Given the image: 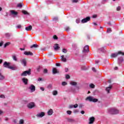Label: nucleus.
<instances>
[{
  "mask_svg": "<svg viewBox=\"0 0 124 124\" xmlns=\"http://www.w3.org/2000/svg\"><path fill=\"white\" fill-rule=\"evenodd\" d=\"M112 32V29H111L110 28L107 29V32L110 33V32Z\"/></svg>",
  "mask_w": 124,
  "mask_h": 124,
  "instance_id": "c756f323",
  "label": "nucleus"
},
{
  "mask_svg": "<svg viewBox=\"0 0 124 124\" xmlns=\"http://www.w3.org/2000/svg\"><path fill=\"white\" fill-rule=\"evenodd\" d=\"M25 30H26V31H31V30H32V26L31 25H30L27 27H26Z\"/></svg>",
  "mask_w": 124,
  "mask_h": 124,
  "instance_id": "dca6fc26",
  "label": "nucleus"
},
{
  "mask_svg": "<svg viewBox=\"0 0 124 124\" xmlns=\"http://www.w3.org/2000/svg\"><path fill=\"white\" fill-rule=\"evenodd\" d=\"M97 16L96 15H94L93 16V18H96Z\"/></svg>",
  "mask_w": 124,
  "mask_h": 124,
  "instance_id": "69168bd1",
  "label": "nucleus"
},
{
  "mask_svg": "<svg viewBox=\"0 0 124 124\" xmlns=\"http://www.w3.org/2000/svg\"><path fill=\"white\" fill-rule=\"evenodd\" d=\"M53 38L55 40H57L58 39V36H57V35H54Z\"/></svg>",
  "mask_w": 124,
  "mask_h": 124,
  "instance_id": "37998d69",
  "label": "nucleus"
},
{
  "mask_svg": "<svg viewBox=\"0 0 124 124\" xmlns=\"http://www.w3.org/2000/svg\"><path fill=\"white\" fill-rule=\"evenodd\" d=\"M124 62V59L123 58H122L121 60L119 59L118 63L119 64H120L121 62Z\"/></svg>",
  "mask_w": 124,
  "mask_h": 124,
  "instance_id": "c9c22d12",
  "label": "nucleus"
},
{
  "mask_svg": "<svg viewBox=\"0 0 124 124\" xmlns=\"http://www.w3.org/2000/svg\"><path fill=\"white\" fill-rule=\"evenodd\" d=\"M66 79H70V76L69 75H66Z\"/></svg>",
  "mask_w": 124,
  "mask_h": 124,
  "instance_id": "a18cd8bd",
  "label": "nucleus"
},
{
  "mask_svg": "<svg viewBox=\"0 0 124 124\" xmlns=\"http://www.w3.org/2000/svg\"><path fill=\"white\" fill-rule=\"evenodd\" d=\"M17 67L16 66H10L9 67V69H11L12 70H16Z\"/></svg>",
  "mask_w": 124,
  "mask_h": 124,
  "instance_id": "a878e982",
  "label": "nucleus"
},
{
  "mask_svg": "<svg viewBox=\"0 0 124 124\" xmlns=\"http://www.w3.org/2000/svg\"><path fill=\"white\" fill-rule=\"evenodd\" d=\"M31 70L29 69L28 71H25L21 74V76H27V75H31Z\"/></svg>",
  "mask_w": 124,
  "mask_h": 124,
  "instance_id": "7ed1b4c3",
  "label": "nucleus"
},
{
  "mask_svg": "<svg viewBox=\"0 0 124 124\" xmlns=\"http://www.w3.org/2000/svg\"><path fill=\"white\" fill-rule=\"evenodd\" d=\"M78 107L79 108H82V107H83V104H79L78 106Z\"/></svg>",
  "mask_w": 124,
  "mask_h": 124,
  "instance_id": "603ef678",
  "label": "nucleus"
},
{
  "mask_svg": "<svg viewBox=\"0 0 124 124\" xmlns=\"http://www.w3.org/2000/svg\"><path fill=\"white\" fill-rule=\"evenodd\" d=\"M95 62L96 64H98V62H99V61L96 60L95 61Z\"/></svg>",
  "mask_w": 124,
  "mask_h": 124,
  "instance_id": "bf43d9fd",
  "label": "nucleus"
},
{
  "mask_svg": "<svg viewBox=\"0 0 124 124\" xmlns=\"http://www.w3.org/2000/svg\"><path fill=\"white\" fill-rule=\"evenodd\" d=\"M30 90H31V92L33 93V92L35 91V86L33 84H31L30 87H29Z\"/></svg>",
  "mask_w": 124,
  "mask_h": 124,
  "instance_id": "1a4fd4ad",
  "label": "nucleus"
},
{
  "mask_svg": "<svg viewBox=\"0 0 124 124\" xmlns=\"http://www.w3.org/2000/svg\"><path fill=\"white\" fill-rule=\"evenodd\" d=\"M72 113V111H71V110L67 111V114H68V115H71Z\"/></svg>",
  "mask_w": 124,
  "mask_h": 124,
  "instance_id": "4c0bfd02",
  "label": "nucleus"
},
{
  "mask_svg": "<svg viewBox=\"0 0 124 124\" xmlns=\"http://www.w3.org/2000/svg\"><path fill=\"white\" fill-rule=\"evenodd\" d=\"M4 76L2 75V74H1V73L0 72V80H4Z\"/></svg>",
  "mask_w": 124,
  "mask_h": 124,
  "instance_id": "5701e85b",
  "label": "nucleus"
},
{
  "mask_svg": "<svg viewBox=\"0 0 124 124\" xmlns=\"http://www.w3.org/2000/svg\"><path fill=\"white\" fill-rule=\"evenodd\" d=\"M11 13L12 15H14V16H17L18 15V12L14 11V10H11Z\"/></svg>",
  "mask_w": 124,
  "mask_h": 124,
  "instance_id": "2eb2a0df",
  "label": "nucleus"
},
{
  "mask_svg": "<svg viewBox=\"0 0 124 124\" xmlns=\"http://www.w3.org/2000/svg\"><path fill=\"white\" fill-rule=\"evenodd\" d=\"M92 70L93 71V72H96V69H95V68L94 67L92 68Z\"/></svg>",
  "mask_w": 124,
  "mask_h": 124,
  "instance_id": "de8ad7c7",
  "label": "nucleus"
},
{
  "mask_svg": "<svg viewBox=\"0 0 124 124\" xmlns=\"http://www.w3.org/2000/svg\"><path fill=\"white\" fill-rule=\"evenodd\" d=\"M24 122V120L20 119L19 122V124H23Z\"/></svg>",
  "mask_w": 124,
  "mask_h": 124,
  "instance_id": "473e14b6",
  "label": "nucleus"
},
{
  "mask_svg": "<svg viewBox=\"0 0 124 124\" xmlns=\"http://www.w3.org/2000/svg\"><path fill=\"white\" fill-rule=\"evenodd\" d=\"M80 113H81V114L83 115V114H85V111L82 110V111H81Z\"/></svg>",
  "mask_w": 124,
  "mask_h": 124,
  "instance_id": "4d7b16f0",
  "label": "nucleus"
},
{
  "mask_svg": "<svg viewBox=\"0 0 124 124\" xmlns=\"http://www.w3.org/2000/svg\"><path fill=\"white\" fill-rule=\"evenodd\" d=\"M66 85H67L66 82L63 81L62 82V86H66Z\"/></svg>",
  "mask_w": 124,
  "mask_h": 124,
  "instance_id": "ea45409f",
  "label": "nucleus"
},
{
  "mask_svg": "<svg viewBox=\"0 0 124 124\" xmlns=\"http://www.w3.org/2000/svg\"><path fill=\"white\" fill-rule=\"evenodd\" d=\"M70 85H71L72 86H77V82H75V81H71L70 83Z\"/></svg>",
  "mask_w": 124,
  "mask_h": 124,
  "instance_id": "393cba45",
  "label": "nucleus"
},
{
  "mask_svg": "<svg viewBox=\"0 0 124 124\" xmlns=\"http://www.w3.org/2000/svg\"><path fill=\"white\" fill-rule=\"evenodd\" d=\"M12 58H13V60H14V61H15V62H17V57H16V56L13 55L12 56Z\"/></svg>",
  "mask_w": 124,
  "mask_h": 124,
  "instance_id": "cd10ccee",
  "label": "nucleus"
},
{
  "mask_svg": "<svg viewBox=\"0 0 124 124\" xmlns=\"http://www.w3.org/2000/svg\"><path fill=\"white\" fill-rule=\"evenodd\" d=\"M38 81H42V78H39L38 79Z\"/></svg>",
  "mask_w": 124,
  "mask_h": 124,
  "instance_id": "864d4df0",
  "label": "nucleus"
},
{
  "mask_svg": "<svg viewBox=\"0 0 124 124\" xmlns=\"http://www.w3.org/2000/svg\"><path fill=\"white\" fill-rule=\"evenodd\" d=\"M92 101H93V102H94V103H95V102H97L98 101V99H96V98H93L92 99Z\"/></svg>",
  "mask_w": 124,
  "mask_h": 124,
  "instance_id": "2f4dec72",
  "label": "nucleus"
},
{
  "mask_svg": "<svg viewBox=\"0 0 124 124\" xmlns=\"http://www.w3.org/2000/svg\"><path fill=\"white\" fill-rule=\"evenodd\" d=\"M78 1H79V0H72V2H73V3H77V2H78Z\"/></svg>",
  "mask_w": 124,
  "mask_h": 124,
  "instance_id": "79ce46f5",
  "label": "nucleus"
},
{
  "mask_svg": "<svg viewBox=\"0 0 124 124\" xmlns=\"http://www.w3.org/2000/svg\"><path fill=\"white\" fill-rule=\"evenodd\" d=\"M4 67H6V68H9L10 66V62H5L3 64Z\"/></svg>",
  "mask_w": 124,
  "mask_h": 124,
  "instance_id": "423d86ee",
  "label": "nucleus"
},
{
  "mask_svg": "<svg viewBox=\"0 0 124 124\" xmlns=\"http://www.w3.org/2000/svg\"><path fill=\"white\" fill-rule=\"evenodd\" d=\"M53 48H54L55 51H58V50H59V49H60V47L59 46V44H55L54 45V46H53Z\"/></svg>",
  "mask_w": 124,
  "mask_h": 124,
  "instance_id": "f8f14e48",
  "label": "nucleus"
},
{
  "mask_svg": "<svg viewBox=\"0 0 124 124\" xmlns=\"http://www.w3.org/2000/svg\"><path fill=\"white\" fill-rule=\"evenodd\" d=\"M89 87L90 88H91V89H94V85L93 84L91 83V84L89 85Z\"/></svg>",
  "mask_w": 124,
  "mask_h": 124,
  "instance_id": "7c9ffc66",
  "label": "nucleus"
},
{
  "mask_svg": "<svg viewBox=\"0 0 124 124\" xmlns=\"http://www.w3.org/2000/svg\"><path fill=\"white\" fill-rule=\"evenodd\" d=\"M40 90H41V91H42L43 92H44V88L40 87Z\"/></svg>",
  "mask_w": 124,
  "mask_h": 124,
  "instance_id": "13d9d810",
  "label": "nucleus"
},
{
  "mask_svg": "<svg viewBox=\"0 0 124 124\" xmlns=\"http://www.w3.org/2000/svg\"><path fill=\"white\" fill-rule=\"evenodd\" d=\"M114 70H118V67H115Z\"/></svg>",
  "mask_w": 124,
  "mask_h": 124,
  "instance_id": "774afa93",
  "label": "nucleus"
},
{
  "mask_svg": "<svg viewBox=\"0 0 124 124\" xmlns=\"http://www.w3.org/2000/svg\"><path fill=\"white\" fill-rule=\"evenodd\" d=\"M0 98H5V96H4V95L2 94V95H0Z\"/></svg>",
  "mask_w": 124,
  "mask_h": 124,
  "instance_id": "09e8293b",
  "label": "nucleus"
},
{
  "mask_svg": "<svg viewBox=\"0 0 124 124\" xmlns=\"http://www.w3.org/2000/svg\"><path fill=\"white\" fill-rule=\"evenodd\" d=\"M111 89H112V86H109L106 88V90L107 91L108 93H110Z\"/></svg>",
  "mask_w": 124,
  "mask_h": 124,
  "instance_id": "aec40b11",
  "label": "nucleus"
},
{
  "mask_svg": "<svg viewBox=\"0 0 124 124\" xmlns=\"http://www.w3.org/2000/svg\"><path fill=\"white\" fill-rule=\"evenodd\" d=\"M53 109H50L48 112H47V114L48 115V116H51L52 115H53Z\"/></svg>",
  "mask_w": 124,
  "mask_h": 124,
  "instance_id": "a211bd4d",
  "label": "nucleus"
},
{
  "mask_svg": "<svg viewBox=\"0 0 124 124\" xmlns=\"http://www.w3.org/2000/svg\"><path fill=\"white\" fill-rule=\"evenodd\" d=\"M54 21H58V17H54Z\"/></svg>",
  "mask_w": 124,
  "mask_h": 124,
  "instance_id": "052dcab7",
  "label": "nucleus"
},
{
  "mask_svg": "<svg viewBox=\"0 0 124 124\" xmlns=\"http://www.w3.org/2000/svg\"><path fill=\"white\" fill-rule=\"evenodd\" d=\"M27 107L29 109H32V108L35 107V105L34 104V103L31 102L27 105Z\"/></svg>",
  "mask_w": 124,
  "mask_h": 124,
  "instance_id": "39448f33",
  "label": "nucleus"
},
{
  "mask_svg": "<svg viewBox=\"0 0 124 124\" xmlns=\"http://www.w3.org/2000/svg\"><path fill=\"white\" fill-rule=\"evenodd\" d=\"M22 81L25 85H28V81H29V79H28V78H22Z\"/></svg>",
  "mask_w": 124,
  "mask_h": 124,
  "instance_id": "9b49d317",
  "label": "nucleus"
},
{
  "mask_svg": "<svg viewBox=\"0 0 124 124\" xmlns=\"http://www.w3.org/2000/svg\"><path fill=\"white\" fill-rule=\"evenodd\" d=\"M89 21H91V17L90 16H88L81 20V23L82 24H85V23H87V22H89Z\"/></svg>",
  "mask_w": 124,
  "mask_h": 124,
  "instance_id": "20e7f679",
  "label": "nucleus"
},
{
  "mask_svg": "<svg viewBox=\"0 0 124 124\" xmlns=\"http://www.w3.org/2000/svg\"><path fill=\"white\" fill-rule=\"evenodd\" d=\"M46 44H48V45L50 44H52V41H51L50 40H47L46 41Z\"/></svg>",
  "mask_w": 124,
  "mask_h": 124,
  "instance_id": "c85d7f7f",
  "label": "nucleus"
},
{
  "mask_svg": "<svg viewBox=\"0 0 124 124\" xmlns=\"http://www.w3.org/2000/svg\"><path fill=\"white\" fill-rule=\"evenodd\" d=\"M76 22L77 24H79V23H80V18H77Z\"/></svg>",
  "mask_w": 124,
  "mask_h": 124,
  "instance_id": "58836bf2",
  "label": "nucleus"
},
{
  "mask_svg": "<svg viewBox=\"0 0 124 124\" xmlns=\"http://www.w3.org/2000/svg\"><path fill=\"white\" fill-rule=\"evenodd\" d=\"M52 94H53V95H57V94H58V91H54L53 92V93Z\"/></svg>",
  "mask_w": 124,
  "mask_h": 124,
  "instance_id": "f704fd0d",
  "label": "nucleus"
},
{
  "mask_svg": "<svg viewBox=\"0 0 124 124\" xmlns=\"http://www.w3.org/2000/svg\"><path fill=\"white\" fill-rule=\"evenodd\" d=\"M2 62H3L2 59H0V64L2 63Z\"/></svg>",
  "mask_w": 124,
  "mask_h": 124,
  "instance_id": "338daca9",
  "label": "nucleus"
},
{
  "mask_svg": "<svg viewBox=\"0 0 124 124\" xmlns=\"http://www.w3.org/2000/svg\"><path fill=\"white\" fill-rule=\"evenodd\" d=\"M61 61L63 62H66V58H64V55L61 56Z\"/></svg>",
  "mask_w": 124,
  "mask_h": 124,
  "instance_id": "f3484780",
  "label": "nucleus"
},
{
  "mask_svg": "<svg viewBox=\"0 0 124 124\" xmlns=\"http://www.w3.org/2000/svg\"><path fill=\"white\" fill-rule=\"evenodd\" d=\"M62 52L64 53L65 54H66V53H67V50L65 48H63L62 49Z\"/></svg>",
  "mask_w": 124,
  "mask_h": 124,
  "instance_id": "e433bc0d",
  "label": "nucleus"
},
{
  "mask_svg": "<svg viewBox=\"0 0 124 124\" xmlns=\"http://www.w3.org/2000/svg\"><path fill=\"white\" fill-rule=\"evenodd\" d=\"M22 28V25H18L16 26V29H21Z\"/></svg>",
  "mask_w": 124,
  "mask_h": 124,
  "instance_id": "c03bdc74",
  "label": "nucleus"
},
{
  "mask_svg": "<svg viewBox=\"0 0 124 124\" xmlns=\"http://www.w3.org/2000/svg\"><path fill=\"white\" fill-rule=\"evenodd\" d=\"M56 66H60L61 65V64L60 63H57L56 64Z\"/></svg>",
  "mask_w": 124,
  "mask_h": 124,
  "instance_id": "680f3d73",
  "label": "nucleus"
},
{
  "mask_svg": "<svg viewBox=\"0 0 124 124\" xmlns=\"http://www.w3.org/2000/svg\"><path fill=\"white\" fill-rule=\"evenodd\" d=\"M37 47H39L38 45L33 44L30 46V48H31V49H32V48H37Z\"/></svg>",
  "mask_w": 124,
  "mask_h": 124,
  "instance_id": "412c9836",
  "label": "nucleus"
},
{
  "mask_svg": "<svg viewBox=\"0 0 124 124\" xmlns=\"http://www.w3.org/2000/svg\"><path fill=\"white\" fill-rule=\"evenodd\" d=\"M47 72H48V70H47V69H44V73H47Z\"/></svg>",
  "mask_w": 124,
  "mask_h": 124,
  "instance_id": "49530a36",
  "label": "nucleus"
},
{
  "mask_svg": "<svg viewBox=\"0 0 124 124\" xmlns=\"http://www.w3.org/2000/svg\"><path fill=\"white\" fill-rule=\"evenodd\" d=\"M119 110L115 108H110L109 110V113L111 114V115H117V114H119Z\"/></svg>",
  "mask_w": 124,
  "mask_h": 124,
  "instance_id": "f257e3e1",
  "label": "nucleus"
},
{
  "mask_svg": "<svg viewBox=\"0 0 124 124\" xmlns=\"http://www.w3.org/2000/svg\"><path fill=\"white\" fill-rule=\"evenodd\" d=\"M22 13H23V14L25 15H27V14H28V12L26 11H22Z\"/></svg>",
  "mask_w": 124,
  "mask_h": 124,
  "instance_id": "a19ab883",
  "label": "nucleus"
},
{
  "mask_svg": "<svg viewBox=\"0 0 124 124\" xmlns=\"http://www.w3.org/2000/svg\"><path fill=\"white\" fill-rule=\"evenodd\" d=\"M74 108H77L78 107V104H76L75 105H73Z\"/></svg>",
  "mask_w": 124,
  "mask_h": 124,
  "instance_id": "3c124183",
  "label": "nucleus"
},
{
  "mask_svg": "<svg viewBox=\"0 0 124 124\" xmlns=\"http://www.w3.org/2000/svg\"><path fill=\"white\" fill-rule=\"evenodd\" d=\"M65 72H67L68 71V68H65Z\"/></svg>",
  "mask_w": 124,
  "mask_h": 124,
  "instance_id": "e2e57ef3",
  "label": "nucleus"
},
{
  "mask_svg": "<svg viewBox=\"0 0 124 124\" xmlns=\"http://www.w3.org/2000/svg\"><path fill=\"white\" fill-rule=\"evenodd\" d=\"M20 50H21V51H25V48H20Z\"/></svg>",
  "mask_w": 124,
  "mask_h": 124,
  "instance_id": "0e129e2a",
  "label": "nucleus"
},
{
  "mask_svg": "<svg viewBox=\"0 0 124 124\" xmlns=\"http://www.w3.org/2000/svg\"><path fill=\"white\" fill-rule=\"evenodd\" d=\"M11 44V43L10 42H7L6 44H5L4 46V48H6V47H7V46H8L9 45H10V44Z\"/></svg>",
  "mask_w": 124,
  "mask_h": 124,
  "instance_id": "bb28decb",
  "label": "nucleus"
},
{
  "mask_svg": "<svg viewBox=\"0 0 124 124\" xmlns=\"http://www.w3.org/2000/svg\"><path fill=\"white\" fill-rule=\"evenodd\" d=\"M121 6H118L117 8V11H120V10H121Z\"/></svg>",
  "mask_w": 124,
  "mask_h": 124,
  "instance_id": "8fccbe9b",
  "label": "nucleus"
},
{
  "mask_svg": "<svg viewBox=\"0 0 124 124\" xmlns=\"http://www.w3.org/2000/svg\"><path fill=\"white\" fill-rule=\"evenodd\" d=\"M120 55L124 56V53L121 51H119L118 52L111 54L110 55V57H111V58H117V57Z\"/></svg>",
  "mask_w": 124,
  "mask_h": 124,
  "instance_id": "f03ea898",
  "label": "nucleus"
},
{
  "mask_svg": "<svg viewBox=\"0 0 124 124\" xmlns=\"http://www.w3.org/2000/svg\"><path fill=\"white\" fill-rule=\"evenodd\" d=\"M93 97L89 96L86 98V100H89L90 102L93 101Z\"/></svg>",
  "mask_w": 124,
  "mask_h": 124,
  "instance_id": "4be33fe9",
  "label": "nucleus"
},
{
  "mask_svg": "<svg viewBox=\"0 0 124 124\" xmlns=\"http://www.w3.org/2000/svg\"><path fill=\"white\" fill-rule=\"evenodd\" d=\"M36 116L39 118H42V117H44V116H45V113L42 112L40 113L37 114Z\"/></svg>",
  "mask_w": 124,
  "mask_h": 124,
  "instance_id": "4468645a",
  "label": "nucleus"
},
{
  "mask_svg": "<svg viewBox=\"0 0 124 124\" xmlns=\"http://www.w3.org/2000/svg\"><path fill=\"white\" fill-rule=\"evenodd\" d=\"M20 62L22 63V64L24 65V66H26V65H27V60H26V59H21L20 60Z\"/></svg>",
  "mask_w": 124,
  "mask_h": 124,
  "instance_id": "9d476101",
  "label": "nucleus"
},
{
  "mask_svg": "<svg viewBox=\"0 0 124 124\" xmlns=\"http://www.w3.org/2000/svg\"><path fill=\"white\" fill-rule=\"evenodd\" d=\"M70 30V27H67L65 28V31H69Z\"/></svg>",
  "mask_w": 124,
  "mask_h": 124,
  "instance_id": "72a5a7b5",
  "label": "nucleus"
},
{
  "mask_svg": "<svg viewBox=\"0 0 124 124\" xmlns=\"http://www.w3.org/2000/svg\"><path fill=\"white\" fill-rule=\"evenodd\" d=\"M89 51H90L89 49V46L86 45L84 46L82 52L83 53H86V52H89Z\"/></svg>",
  "mask_w": 124,
  "mask_h": 124,
  "instance_id": "0eeeda50",
  "label": "nucleus"
},
{
  "mask_svg": "<svg viewBox=\"0 0 124 124\" xmlns=\"http://www.w3.org/2000/svg\"><path fill=\"white\" fill-rule=\"evenodd\" d=\"M73 107H74L73 105H70L69 106V108H72Z\"/></svg>",
  "mask_w": 124,
  "mask_h": 124,
  "instance_id": "5fc2aeb1",
  "label": "nucleus"
},
{
  "mask_svg": "<svg viewBox=\"0 0 124 124\" xmlns=\"http://www.w3.org/2000/svg\"><path fill=\"white\" fill-rule=\"evenodd\" d=\"M24 55L26 56H33V53L32 52H31L30 51H25Z\"/></svg>",
  "mask_w": 124,
  "mask_h": 124,
  "instance_id": "ddd939ff",
  "label": "nucleus"
},
{
  "mask_svg": "<svg viewBox=\"0 0 124 124\" xmlns=\"http://www.w3.org/2000/svg\"><path fill=\"white\" fill-rule=\"evenodd\" d=\"M23 5H24V3L23 2L19 3L17 5V7L19 8H22L23 7Z\"/></svg>",
  "mask_w": 124,
  "mask_h": 124,
  "instance_id": "6ab92c4d",
  "label": "nucleus"
},
{
  "mask_svg": "<svg viewBox=\"0 0 124 124\" xmlns=\"http://www.w3.org/2000/svg\"><path fill=\"white\" fill-rule=\"evenodd\" d=\"M3 45V42H0V47H1Z\"/></svg>",
  "mask_w": 124,
  "mask_h": 124,
  "instance_id": "6e6d98bb",
  "label": "nucleus"
},
{
  "mask_svg": "<svg viewBox=\"0 0 124 124\" xmlns=\"http://www.w3.org/2000/svg\"><path fill=\"white\" fill-rule=\"evenodd\" d=\"M95 118L94 117H92L89 118V124H93V123L94 122Z\"/></svg>",
  "mask_w": 124,
  "mask_h": 124,
  "instance_id": "6e6552de",
  "label": "nucleus"
},
{
  "mask_svg": "<svg viewBox=\"0 0 124 124\" xmlns=\"http://www.w3.org/2000/svg\"><path fill=\"white\" fill-rule=\"evenodd\" d=\"M52 72H53V74H56L58 73V71L57 70V68H53L52 69Z\"/></svg>",
  "mask_w": 124,
  "mask_h": 124,
  "instance_id": "b1692460",
  "label": "nucleus"
}]
</instances>
